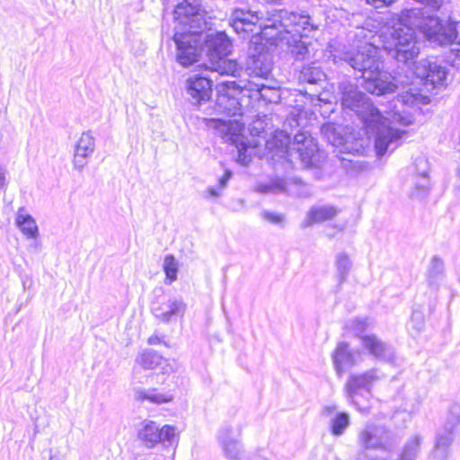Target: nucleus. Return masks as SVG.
<instances>
[{
    "label": "nucleus",
    "instance_id": "4468645a",
    "mask_svg": "<svg viewBox=\"0 0 460 460\" xmlns=\"http://www.w3.org/2000/svg\"><path fill=\"white\" fill-rule=\"evenodd\" d=\"M414 74L417 77L424 80L426 86L430 85L432 88L444 85L447 75L446 67L437 62L426 59L417 63Z\"/></svg>",
    "mask_w": 460,
    "mask_h": 460
},
{
    "label": "nucleus",
    "instance_id": "dca6fc26",
    "mask_svg": "<svg viewBox=\"0 0 460 460\" xmlns=\"http://www.w3.org/2000/svg\"><path fill=\"white\" fill-rule=\"evenodd\" d=\"M135 362L137 366L145 370H153L157 367H161L164 375H170L176 371V364L164 358L159 353L154 350H143L139 353Z\"/></svg>",
    "mask_w": 460,
    "mask_h": 460
},
{
    "label": "nucleus",
    "instance_id": "5701e85b",
    "mask_svg": "<svg viewBox=\"0 0 460 460\" xmlns=\"http://www.w3.org/2000/svg\"><path fill=\"white\" fill-rule=\"evenodd\" d=\"M363 347L375 358L390 359L393 357V349L375 335H366L361 338Z\"/></svg>",
    "mask_w": 460,
    "mask_h": 460
},
{
    "label": "nucleus",
    "instance_id": "4d7b16f0",
    "mask_svg": "<svg viewBox=\"0 0 460 460\" xmlns=\"http://www.w3.org/2000/svg\"><path fill=\"white\" fill-rule=\"evenodd\" d=\"M332 144H333V145H338V144H339V142H337L335 139H333Z\"/></svg>",
    "mask_w": 460,
    "mask_h": 460
},
{
    "label": "nucleus",
    "instance_id": "79ce46f5",
    "mask_svg": "<svg viewBox=\"0 0 460 460\" xmlns=\"http://www.w3.org/2000/svg\"><path fill=\"white\" fill-rule=\"evenodd\" d=\"M149 396H150V389L145 390V389L138 388V389L134 390V398H135V400H137L138 402H143L146 400L148 401Z\"/></svg>",
    "mask_w": 460,
    "mask_h": 460
},
{
    "label": "nucleus",
    "instance_id": "7c9ffc66",
    "mask_svg": "<svg viewBox=\"0 0 460 460\" xmlns=\"http://www.w3.org/2000/svg\"><path fill=\"white\" fill-rule=\"evenodd\" d=\"M163 270L165 274L164 284L171 285L177 279L179 263L173 255L168 254L164 257Z\"/></svg>",
    "mask_w": 460,
    "mask_h": 460
},
{
    "label": "nucleus",
    "instance_id": "a19ab883",
    "mask_svg": "<svg viewBox=\"0 0 460 460\" xmlns=\"http://www.w3.org/2000/svg\"><path fill=\"white\" fill-rule=\"evenodd\" d=\"M442 271H443V261L437 257L433 258L432 261H431V267L429 270V275L437 276L438 274H441Z\"/></svg>",
    "mask_w": 460,
    "mask_h": 460
},
{
    "label": "nucleus",
    "instance_id": "3c124183",
    "mask_svg": "<svg viewBox=\"0 0 460 460\" xmlns=\"http://www.w3.org/2000/svg\"><path fill=\"white\" fill-rule=\"evenodd\" d=\"M355 323L357 324V329L359 331H363L367 325L366 321L364 320H357L355 321Z\"/></svg>",
    "mask_w": 460,
    "mask_h": 460
},
{
    "label": "nucleus",
    "instance_id": "9b49d317",
    "mask_svg": "<svg viewBox=\"0 0 460 460\" xmlns=\"http://www.w3.org/2000/svg\"><path fill=\"white\" fill-rule=\"evenodd\" d=\"M201 32L179 31L174 34L173 40L177 46V60L183 66H189L198 60L201 52Z\"/></svg>",
    "mask_w": 460,
    "mask_h": 460
},
{
    "label": "nucleus",
    "instance_id": "c9c22d12",
    "mask_svg": "<svg viewBox=\"0 0 460 460\" xmlns=\"http://www.w3.org/2000/svg\"><path fill=\"white\" fill-rule=\"evenodd\" d=\"M310 44L299 40H294V45L291 46L290 51L297 59H305L310 57Z\"/></svg>",
    "mask_w": 460,
    "mask_h": 460
},
{
    "label": "nucleus",
    "instance_id": "473e14b6",
    "mask_svg": "<svg viewBox=\"0 0 460 460\" xmlns=\"http://www.w3.org/2000/svg\"><path fill=\"white\" fill-rule=\"evenodd\" d=\"M244 84L247 85V87L245 88L246 90L251 92H258L262 99L268 100L269 102H273L275 101L276 98L279 97L278 90L275 88H271L262 84L253 82L244 83Z\"/></svg>",
    "mask_w": 460,
    "mask_h": 460
},
{
    "label": "nucleus",
    "instance_id": "37998d69",
    "mask_svg": "<svg viewBox=\"0 0 460 460\" xmlns=\"http://www.w3.org/2000/svg\"><path fill=\"white\" fill-rule=\"evenodd\" d=\"M411 323H414V328L419 332L422 329L424 324V317L420 313H413L411 316Z\"/></svg>",
    "mask_w": 460,
    "mask_h": 460
},
{
    "label": "nucleus",
    "instance_id": "f03ea898",
    "mask_svg": "<svg viewBox=\"0 0 460 460\" xmlns=\"http://www.w3.org/2000/svg\"><path fill=\"white\" fill-rule=\"evenodd\" d=\"M354 69L361 73L364 88L370 93L384 95L394 93L397 84L394 78L381 69L382 62L378 49L370 43H364L357 51L350 50L340 58Z\"/></svg>",
    "mask_w": 460,
    "mask_h": 460
},
{
    "label": "nucleus",
    "instance_id": "1a4fd4ad",
    "mask_svg": "<svg viewBox=\"0 0 460 460\" xmlns=\"http://www.w3.org/2000/svg\"><path fill=\"white\" fill-rule=\"evenodd\" d=\"M137 439L146 448L152 449L158 444L172 447L178 442L179 434L172 425L159 427L155 421L146 420L137 429Z\"/></svg>",
    "mask_w": 460,
    "mask_h": 460
},
{
    "label": "nucleus",
    "instance_id": "2eb2a0df",
    "mask_svg": "<svg viewBox=\"0 0 460 460\" xmlns=\"http://www.w3.org/2000/svg\"><path fill=\"white\" fill-rule=\"evenodd\" d=\"M185 90L192 102L199 104L210 99L212 93V80L199 75H190L185 82Z\"/></svg>",
    "mask_w": 460,
    "mask_h": 460
},
{
    "label": "nucleus",
    "instance_id": "8fccbe9b",
    "mask_svg": "<svg viewBox=\"0 0 460 460\" xmlns=\"http://www.w3.org/2000/svg\"><path fill=\"white\" fill-rule=\"evenodd\" d=\"M335 411H336V406H334V405L327 406L323 411V414H325V415H330Z\"/></svg>",
    "mask_w": 460,
    "mask_h": 460
},
{
    "label": "nucleus",
    "instance_id": "a18cd8bd",
    "mask_svg": "<svg viewBox=\"0 0 460 460\" xmlns=\"http://www.w3.org/2000/svg\"><path fill=\"white\" fill-rule=\"evenodd\" d=\"M394 0H366L367 4L373 5L376 8L383 7L393 3Z\"/></svg>",
    "mask_w": 460,
    "mask_h": 460
},
{
    "label": "nucleus",
    "instance_id": "7ed1b4c3",
    "mask_svg": "<svg viewBox=\"0 0 460 460\" xmlns=\"http://www.w3.org/2000/svg\"><path fill=\"white\" fill-rule=\"evenodd\" d=\"M398 442L397 435L386 426L367 423L358 434V460H389Z\"/></svg>",
    "mask_w": 460,
    "mask_h": 460
},
{
    "label": "nucleus",
    "instance_id": "ea45409f",
    "mask_svg": "<svg viewBox=\"0 0 460 460\" xmlns=\"http://www.w3.org/2000/svg\"><path fill=\"white\" fill-rule=\"evenodd\" d=\"M261 216L265 220L275 225H280L284 221V217L282 215L275 214L270 211H263Z\"/></svg>",
    "mask_w": 460,
    "mask_h": 460
},
{
    "label": "nucleus",
    "instance_id": "423d86ee",
    "mask_svg": "<svg viewBox=\"0 0 460 460\" xmlns=\"http://www.w3.org/2000/svg\"><path fill=\"white\" fill-rule=\"evenodd\" d=\"M207 49V69L217 72L220 75L237 76L242 71V66L227 56L231 49V41L225 32H217L207 35L202 39Z\"/></svg>",
    "mask_w": 460,
    "mask_h": 460
},
{
    "label": "nucleus",
    "instance_id": "0eeeda50",
    "mask_svg": "<svg viewBox=\"0 0 460 460\" xmlns=\"http://www.w3.org/2000/svg\"><path fill=\"white\" fill-rule=\"evenodd\" d=\"M341 104L343 111L354 112L365 126L375 125L382 119V112L376 109L371 100L358 86L350 82L340 84Z\"/></svg>",
    "mask_w": 460,
    "mask_h": 460
},
{
    "label": "nucleus",
    "instance_id": "de8ad7c7",
    "mask_svg": "<svg viewBox=\"0 0 460 460\" xmlns=\"http://www.w3.org/2000/svg\"><path fill=\"white\" fill-rule=\"evenodd\" d=\"M231 176H232V172L230 171H226L225 174L219 179V181L217 184V186L219 187L220 190H223L226 186Z\"/></svg>",
    "mask_w": 460,
    "mask_h": 460
},
{
    "label": "nucleus",
    "instance_id": "20e7f679",
    "mask_svg": "<svg viewBox=\"0 0 460 460\" xmlns=\"http://www.w3.org/2000/svg\"><path fill=\"white\" fill-rule=\"evenodd\" d=\"M266 147L273 153L272 158L296 156L305 166L315 165L319 161L318 147L314 139L307 133L301 132L290 143L289 136L284 131L277 132L267 141Z\"/></svg>",
    "mask_w": 460,
    "mask_h": 460
},
{
    "label": "nucleus",
    "instance_id": "a878e982",
    "mask_svg": "<svg viewBox=\"0 0 460 460\" xmlns=\"http://www.w3.org/2000/svg\"><path fill=\"white\" fill-rule=\"evenodd\" d=\"M15 223L27 238L36 240L39 237L40 233L36 221L25 212L23 208H19Z\"/></svg>",
    "mask_w": 460,
    "mask_h": 460
},
{
    "label": "nucleus",
    "instance_id": "5fc2aeb1",
    "mask_svg": "<svg viewBox=\"0 0 460 460\" xmlns=\"http://www.w3.org/2000/svg\"><path fill=\"white\" fill-rule=\"evenodd\" d=\"M332 130H333V127L332 126L328 125V126H326L324 128L325 135H329V133L332 132Z\"/></svg>",
    "mask_w": 460,
    "mask_h": 460
},
{
    "label": "nucleus",
    "instance_id": "603ef678",
    "mask_svg": "<svg viewBox=\"0 0 460 460\" xmlns=\"http://www.w3.org/2000/svg\"><path fill=\"white\" fill-rule=\"evenodd\" d=\"M31 248L33 249L34 252H39L41 249V243L40 242H34Z\"/></svg>",
    "mask_w": 460,
    "mask_h": 460
},
{
    "label": "nucleus",
    "instance_id": "49530a36",
    "mask_svg": "<svg viewBox=\"0 0 460 460\" xmlns=\"http://www.w3.org/2000/svg\"><path fill=\"white\" fill-rule=\"evenodd\" d=\"M207 198H218L221 194L222 190L218 186H212L207 189Z\"/></svg>",
    "mask_w": 460,
    "mask_h": 460
},
{
    "label": "nucleus",
    "instance_id": "864d4df0",
    "mask_svg": "<svg viewBox=\"0 0 460 460\" xmlns=\"http://www.w3.org/2000/svg\"><path fill=\"white\" fill-rule=\"evenodd\" d=\"M159 341V339L157 336H152L148 339L149 344H156Z\"/></svg>",
    "mask_w": 460,
    "mask_h": 460
},
{
    "label": "nucleus",
    "instance_id": "cd10ccee",
    "mask_svg": "<svg viewBox=\"0 0 460 460\" xmlns=\"http://www.w3.org/2000/svg\"><path fill=\"white\" fill-rule=\"evenodd\" d=\"M335 267L340 281L343 282L352 267L350 256L345 252H340L335 256Z\"/></svg>",
    "mask_w": 460,
    "mask_h": 460
},
{
    "label": "nucleus",
    "instance_id": "c85d7f7f",
    "mask_svg": "<svg viewBox=\"0 0 460 460\" xmlns=\"http://www.w3.org/2000/svg\"><path fill=\"white\" fill-rule=\"evenodd\" d=\"M257 191L268 193L293 192L288 186V183L281 179H274L267 183H260L256 188Z\"/></svg>",
    "mask_w": 460,
    "mask_h": 460
},
{
    "label": "nucleus",
    "instance_id": "c03bdc74",
    "mask_svg": "<svg viewBox=\"0 0 460 460\" xmlns=\"http://www.w3.org/2000/svg\"><path fill=\"white\" fill-rule=\"evenodd\" d=\"M7 169L6 167L0 164V189H5L8 185V180H7Z\"/></svg>",
    "mask_w": 460,
    "mask_h": 460
},
{
    "label": "nucleus",
    "instance_id": "39448f33",
    "mask_svg": "<svg viewBox=\"0 0 460 460\" xmlns=\"http://www.w3.org/2000/svg\"><path fill=\"white\" fill-rule=\"evenodd\" d=\"M385 114L382 113L381 120L376 122L375 125L366 126L367 129L373 134L374 147L379 157L396 149L401 138L405 134L404 130L396 128L392 124L398 123L408 126L413 122V117L406 111L397 110L396 104L394 110L385 112Z\"/></svg>",
    "mask_w": 460,
    "mask_h": 460
},
{
    "label": "nucleus",
    "instance_id": "a211bd4d",
    "mask_svg": "<svg viewBox=\"0 0 460 460\" xmlns=\"http://www.w3.org/2000/svg\"><path fill=\"white\" fill-rule=\"evenodd\" d=\"M95 148V139L90 131L82 133L80 136L74 153L73 164L74 167L82 171L88 164L89 157L93 155Z\"/></svg>",
    "mask_w": 460,
    "mask_h": 460
},
{
    "label": "nucleus",
    "instance_id": "f3484780",
    "mask_svg": "<svg viewBox=\"0 0 460 460\" xmlns=\"http://www.w3.org/2000/svg\"><path fill=\"white\" fill-rule=\"evenodd\" d=\"M187 305L180 297H171L153 308L154 314L163 323H169L177 317H182Z\"/></svg>",
    "mask_w": 460,
    "mask_h": 460
},
{
    "label": "nucleus",
    "instance_id": "4be33fe9",
    "mask_svg": "<svg viewBox=\"0 0 460 460\" xmlns=\"http://www.w3.org/2000/svg\"><path fill=\"white\" fill-rule=\"evenodd\" d=\"M339 209L332 205H320L311 208L306 215L304 226L307 227L314 224H319L334 218Z\"/></svg>",
    "mask_w": 460,
    "mask_h": 460
},
{
    "label": "nucleus",
    "instance_id": "393cba45",
    "mask_svg": "<svg viewBox=\"0 0 460 460\" xmlns=\"http://www.w3.org/2000/svg\"><path fill=\"white\" fill-rule=\"evenodd\" d=\"M423 442V435L420 433L411 435L403 444L396 460H417Z\"/></svg>",
    "mask_w": 460,
    "mask_h": 460
},
{
    "label": "nucleus",
    "instance_id": "f8f14e48",
    "mask_svg": "<svg viewBox=\"0 0 460 460\" xmlns=\"http://www.w3.org/2000/svg\"><path fill=\"white\" fill-rule=\"evenodd\" d=\"M174 18L182 25L189 26L188 31L201 32L208 28L205 12L199 0H184L174 10Z\"/></svg>",
    "mask_w": 460,
    "mask_h": 460
},
{
    "label": "nucleus",
    "instance_id": "aec40b11",
    "mask_svg": "<svg viewBox=\"0 0 460 460\" xmlns=\"http://www.w3.org/2000/svg\"><path fill=\"white\" fill-rule=\"evenodd\" d=\"M359 355V352L351 351L348 343L340 342L332 356L336 370L341 373L345 367L354 366L358 362Z\"/></svg>",
    "mask_w": 460,
    "mask_h": 460
},
{
    "label": "nucleus",
    "instance_id": "6e6552de",
    "mask_svg": "<svg viewBox=\"0 0 460 460\" xmlns=\"http://www.w3.org/2000/svg\"><path fill=\"white\" fill-rule=\"evenodd\" d=\"M382 378L383 374L376 368L349 376L345 385L348 400L362 413H368L371 387Z\"/></svg>",
    "mask_w": 460,
    "mask_h": 460
},
{
    "label": "nucleus",
    "instance_id": "2f4dec72",
    "mask_svg": "<svg viewBox=\"0 0 460 460\" xmlns=\"http://www.w3.org/2000/svg\"><path fill=\"white\" fill-rule=\"evenodd\" d=\"M324 77L325 75L323 71L319 67L314 66H304L299 75V80L303 83L308 84H317L323 81Z\"/></svg>",
    "mask_w": 460,
    "mask_h": 460
},
{
    "label": "nucleus",
    "instance_id": "f257e3e1",
    "mask_svg": "<svg viewBox=\"0 0 460 460\" xmlns=\"http://www.w3.org/2000/svg\"><path fill=\"white\" fill-rule=\"evenodd\" d=\"M443 21L435 15H425L420 9L404 10L401 15L394 14L382 32L383 48L399 62L407 63L418 56L420 49L415 40L414 28L429 40Z\"/></svg>",
    "mask_w": 460,
    "mask_h": 460
},
{
    "label": "nucleus",
    "instance_id": "6ab92c4d",
    "mask_svg": "<svg viewBox=\"0 0 460 460\" xmlns=\"http://www.w3.org/2000/svg\"><path fill=\"white\" fill-rule=\"evenodd\" d=\"M258 53H252L247 60V71L251 75L266 78L271 72L272 60L270 54L261 46Z\"/></svg>",
    "mask_w": 460,
    "mask_h": 460
},
{
    "label": "nucleus",
    "instance_id": "c756f323",
    "mask_svg": "<svg viewBox=\"0 0 460 460\" xmlns=\"http://www.w3.org/2000/svg\"><path fill=\"white\" fill-rule=\"evenodd\" d=\"M350 424L349 415L346 412H339L330 420V430L332 435L340 437Z\"/></svg>",
    "mask_w": 460,
    "mask_h": 460
},
{
    "label": "nucleus",
    "instance_id": "bb28decb",
    "mask_svg": "<svg viewBox=\"0 0 460 460\" xmlns=\"http://www.w3.org/2000/svg\"><path fill=\"white\" fill-rule=\"evenodd\" d=\"M429 40L439 45L452 44L457 38L456 24L448 21H443Z\"/></svg>",
    "mask_w": 460,
    "mask_h": 460
},
{
    "label": "nucleus",
    "instance_id": "412c9836",
    "mask_svg": "<svg viewBox=\"0 0 460 460\" xmlns=\"http://www.w3.org/2000/svg\"><path fill=\"white\" fill-rule=\"evenodd\" d=\"M219 441L224 454L228 460H239L242 449L237 436L234 435L232 429L224 428L219 434Z\"/></svg>",
    "mask_w": 460,
    "mask_h": 460
},
{
    "label": "nucleus",
    "instance_id": "ddd939ff",
    "mask_svg": "<svg viewBox=\"0 0 460 460\" xmlns=\"http://www.w3.org/2000/svg\"><path fill=\"white\" fill-rule=\"evenodd\" d=\"M232 27L239 34L248 31L252 32L255 27H258L261 31L269 28H278L275 22H264L258 12L244 10H235Z\"/></svg>",
    "mask_w": 460,
    "mask_h": 460
},
{
    "label": "nucleus",
    "instance_id": "09e8293b",
    "mask_svg": "<svg viewBox=\"0 0 460 460\" xmlns=\"http://www.w3.org/2000/svg\"><path fill=\"white\" fill-rule=\"evenodd\" d=\"M455 48L452 49L457 57H460V30H457V38L453 43Z\"/></svg>",
    "mask_w": 460,
    "mask_h": 460
},
{
    "label": "nucleus",
    "instance_id": "4c0bfd02",
    "mask_svg": "<svg viewBox=\"0 0 460 460\" xmlns=\"http://www.w3.org/2000/svg\"><path fill=\"white\" fill-rule=\"evenodd\" d=\"M173 400L171 394H160L156 389H150L149 402L155 404L170 402Z\"/></svg>",
    "mask_w": 460,
    "mask_h": 460
},
{
    "label": "nucleus",
    "instance_id": "f704fd0d",
    "mask_svg": "<svg viewBox=\"0 0 460 460\" xmlns=\"http://www.w3.org/2000/svg\"><path fill=\"white\" fill-rule=\"evenodd\" d=\"M460 425V404L454 403L449 407L445 421V431L442 433L452 434L453 430Z\"/></svg>",
    "mask_w": 460,
    "mask_h": 460
},
{
    "label": "nucleus",
    "instance_id": "6e6d98bb",
    "mask_svg": "<svg viewBox=\"0 0 460 460\" xmlns=\"http://www.w3.org/2000/svg\"><path fill=\"white\" fill-rule=\"evenodd\" d=\"M133 377L137 378V369L136 368L133 369Z\"/></svg>",
    "mask_w": 460,
    "mask_h": 460
},
{
    "label": "nucleus",
    "instance_id": "13d9d810",
    "mask_svg": "<svg viewBox=\"0 0 460 460\" xmlns=\"http://www.w3.org/2000/svg\"><path fill=\"white\" fill-rule=\"evenodd\" d=\"M49 460H54V458H53V457H50V459H49Z\"/></svg>",
    "mask_w": 460,
    "mask_h": 460
},
{
    "label": "nucleus",
    "instance_id": "9d476101",
    "mask_svg": "<svg viewBox=\"0 0 460 460\" xmlns=\"http://www.w3.org/2000/svg\"><path fill=\"white\" fill-rule=\"evenodd\" d=\"M246 84H236L234 81L221 82L217 85V108L219 112L230 116L242 113L243 107L240 95L246 90Z\"/></svg>",
    "mask_w": 460,
    "mask_h": 460
},
{
    "label": "nucleus",
    "instance_id": "b1692460",
    "mask_svg": "<svg viewBox=\"0 0 460 460\" xmlns=\"http://www.w3.org/2000/svg\"><path fill=\"white\" fill-rule=\"evenodd\" d=\"M454 437L450 433H438L435 444L429 455V460H448Z\"/></svg>",
    "mask_w": 460,
    "mask_h": 460
},
{
    "label": "nucleus",
    "instance_id": "72a5a7b5",
    "mask_svg": "<svg viewBox=\"0 0 460 460\" xmlns=\"http://www.w3.org/2000/svg\"><path fill=\"white\" fill-rule=\"evenodd\" d=\"M429 97L417 92V90L411 89L409 92L402 94L397 98V102L405 103V104H427L429 102Z\"/></svg>",
    "mask_w": 460,
    "mask_h": 460
},
{
    "label": "nucleus",
    "instance_id": "e433bc0d",
    "mask_svg": "<svg viewBox=\"0 0 460 460\" xmlns=\"http://www.w3.org/2000/svg\"><path fill=\"white\" fill-rule=\"evenodd\" d=\"M204 123L207 127L212 128L221 134H228L230 133L231 128L233 126V123L231 120H224V119H203Z\"/></svg>",
    "mask_w": 460,
    "mask_h": 460
},
{
    "label": "nucleus",
    "instance_id": "58836bf2",
    "mask_svg": "<svg viewBox=\"0 0 460 460\" xmlns=\"http://www.w3.org/2000/svg\"><path fill=\"white\" fill-rule=\"evenodd\" d=\"M415 165L418 171L420 168L421 169L419 172L421 181V182L420 183V187H421L422 189H426L428 185V162L424 158H418L416 159Z\"/></svg>",
    "mask_w": 460,
    "mask_h": 460
}]
</instances>
